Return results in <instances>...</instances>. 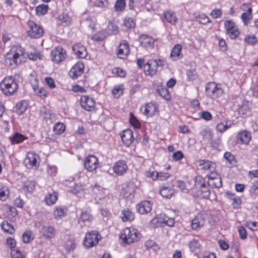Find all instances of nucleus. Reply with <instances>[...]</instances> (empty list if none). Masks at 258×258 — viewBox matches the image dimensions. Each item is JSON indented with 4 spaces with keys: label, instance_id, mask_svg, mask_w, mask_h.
Listing matches in <instances>:
<instances>
[{
    "label": "nucleus",
    "instance_id": "6e6552de",
    "mask_svg": "<svg viewBox=\"0 0 258 258\" xmlns=\"http://www.w3.org/2000/svg\"><path fill=\"white\" fill-rule=\"evenodd\" d=\"M27 24L30 29L27 32L29 37L32 38H37L42 36L43 30L40 26L36 24L33 21H28Z\"/></svg>",
    "mask_w": 258,
    "mask_h": 258
},
{
    "label": "nucleus",
    "instance_id": "2f4dec72",
    "mask_svg": "<svg viewBox=\"0 0 258 258\" xmlns=\"http://www.w3.org/2000/svg\"><path fill=\"white\" fill-rule=\"evenodd\" d=\"M57 200V194L53 192L48 194L45 198V202L46 205L51 206L55 203Z\"/></svg>",
    "mask_w": 258,
    "mask_h": 258
},
{
    "label": "nucleus",
    "instance_id": "f704fd0d",
    "mask_svg": "<svg viewBox=\"0 0 258 258\" xmlns=\"http://www.w3.org/2000/svg\"><path fill=\"white\" fill-rule=\"evenodd\" d=\"M1 228L5 232L10 234H14L15 231L14 227L6 221L2 222Z\"/></svg>",
    "mask_w": 258,
    "mask_h": 258
},
{
    "label": "nucleus",
    "instance_id": "c9c22d12",
    "mask_svg": "<svg viewBox=\"0 0 258 258\" xmlns=\"http://www.w3.org/2000/svg\"><path fill=\"white\" fill-rule=\"evenodd\" d=\"M252 8H249L247 10V12L242 13L241 16V18L245 25H247L248 22L252 19Z\"/></svg>",
    "mask_w": 258,
    "mask_h": 258
},
{
    "label": "nucleus",
    "instance_id": "de8ad7c7",
    "mask_svg": "<svg viewBox=\"0 0 258 258\" xmlns=\"http://www.w3.org/2000/svg\"><path fill=\"white\" fill-rule=\"evenodd\" d=\"M29 58L33 60H37V59H41L43 55L38 50H34V52L28 53Z\"/></svg>",
    "mask_w": 258,
    "mask_h": 258
},
{
    "label": "nucleus",
    "instance_id": "39448f33",
    "mask_svg": "<svg viewBox=\"0 0 258 258\" xmlns=\"http://www.w3.org/2000/svg\"><path fill=\"white\" fill-rule=\"evenodd\" d=\"M224 25L226 34L231 39H234L239 36L240 31L236 24L232 20L225 21Z\"/></svg>",
    "mask_w": 258,
    "mask_h": 258
},
{
    "label": "nucleus",
    "instance_id": "4d7b16f0",
    "mask_svg": "<svg viewBox=\"0 0 258 258\" xmlns=\"http://www.w3.org/2000/svg\"><path fill=\"white\" fill-rule=\"evenodd\" d=\"M197 21L200 24L204 25L207 24L209 22V19L208 17L206 16L205 14L199 15L196 18Z\"/></svg>",
    "mask_w": 258,
    "mask_h": 258
},
{
    "label": "nucleus",
    "instance_id": "f3484780",
    "mask_svg": "<svg viewBox=\"0 0 258 258\" xmlns=\"http://www.w3.org/2000/svg\"><path fill=\"white\" fill-rule=\"evenodd\" d=\"M95 101L93 98L87 96H83L81 98L82 107L87 111H91L95 107Z\"/></svg>",
    "mask_w": 258,
    "mask_h": 258
},
{
    "label": "nucleus",
    "instance_id": "b1692460",
    "mask_svg": "<svg viewBox=\"0 0 258 258\" xmlns=\"http://www.w3.org/2000/svg\"><path fill=\"white\" fill-rule=\"evenodd\" d=\"M67 213V209L63 207L57 206L53 210V217L55 219H60L64 217Z\"/></svg>",
    "mask_w": 258,
    "mask_h": 258
},
{
    "label": "nucleus",
    "instance_id": "412c9836",
    "mask_svg": "<svg viewBox=\"0 0 258 258\" xmlns=\"http://www.w3.org/2000/svg\"><path fill=\"white\" fill-rule=\"evenodd\" d=\"M73 50L76 56L79 58H84L87 55L85 47L80 43L74 45L73 47Z\"/></svg>",
    "mask_w": 258,
    "mask_h": 258
},
{
    "label": "nucleus",
    "instance_id": "3c124183",
    "mask_svg": "<svg viewBox=\"0 0 258 258\" xmlns=\"http://www.w3.org/2000/svg\"><path fill=\"white\" fill-rule=\"evenodd\" d=\"M125 0H117L115 4V9L117 11H122L124 10L125 7Z\"/></svg>",
    "mask_w": 258,
    "mask_h": 258
},
{
    "label": "nucleus",
    "instance_id": "bf43d9fd",
    "mask_svg": "<svg viewBox=\"0 0 258 258\" xmlns=\"http://www.w3.org/2000/svg\"><path fill=\"white\" fill-rule=\"evenodd\" d=\"M199 116L201 118L206 120H210L212 118V116L211 113L207 111H204L200 112L199 113Z\"/></svg>",
    "mask_w": 258,
    "mask_h": 258
},
{
    "label": "nucleus",
    "instance_id": "bb28decb",
    "mask_svg": "<svg viewBox=\"0 0 258 258\" xmlns=\"http://www.w3.org/2000/svg\"><path fill=\"white\" fill-rule=\"evenodd\" d=\"M160 194L166 199L170 198L174 194V190L171 187L166 186H163L160 190Z\"/></svg>",
    "mask_w": 258,
    "mask_h": 258
},
{
    "label": "nucleus",
    "instance_id": "0eeeda50",
    "mask_svg": "<svg viewBox=\"0 0 258 258\" xmlns=\"http://www.w3.org/2000/svg\"><path fill=\"white\" fill-rule=\"evenodd\" d=\"M100 238L101 236L97 231H91L86 234L84 244L87 248L91 247L98 243Z\"/></svg>",
    "mask_w": 258,
    "mask_h": 258
},
{
    "label": "nucleus",
    "instance_id": "423d86ee",
    "mask_svg": "<svg viewBox=\"0 0 258 258\" xmlns=\"http://www.w3.org/2000/svg\"><path fill=\"white\" fill-rule=\"evenodd\" d=\"M40 158L39 156L33 152H29L24 160L27 168L36 169L39 165Z\"/></svg>",
    "mask_w": 258,
    "mask_h": 258
},
{
    "label": "nucleus",
    "instance_id": "0e129e2a",
    "mask_svg": "<svg viewBox=\"0 0 258 258\" xmlns=\"http://www.w3.org/2000/svg\"><path fill=\"white\" fill-rule=\"evenodd\" d=\"M112 73L120 77H123L126 74L125 71L120 68H114L112 70Z\"/></svg>",
    "mask_w": 258,
    "mask_h": 258
},
{
    "label": "nucleus",
    "instance_id": "7ed1b4c3",
    "mask_svg": "<svg viewBox=\"0 0 258 258\" xmlns=\"http://www.w3.org/2000/svg\"><path fill=\"white\" fill-rule=\"evenodd\" d=\"M7 57L12 60L10 64H17L22 63L25 60V51L23 48L19 45L13 46L9 52L7 54Z\"/></svg>",
    "mask_w": 258,
    "mask_h": 258
},
{
    "label": "nucleus",
    "instance_id": "6e6d98bb",
    "mask_svg": "<svg viewBox=\"0 0 258 258\" xmlns=\"http://www.w3.org/2000/svg\"><path fill=\"white\" fill-rule=\"evenodd\" d=\"M189 246L192 251H194L197 249H199L200 248L201 244L200 243L199 240L194 239L190 241Z\"/></svg>",
    "mask_w": 258,
    "mask_h": 258
},
{
    "label": "nucleus",
    "instance_id": "f03ea898",
    "mask_svg": "<svg viewBox=\"0 0 258 258\" xmlns=\"http://www.w3.org/2000/svg\"><path fill=\"white\" fill-rule=\"evenodd\" d=\"M140 237L141 234L138 230L132 227L124 228L120 235V239L123 245L137 242Z\"/></svg>",
    "mask_w": 258,
    "mask_h": 258
},
{
    "label": "nucleus",
    "instance_id": "774afa93",
    "mask_svg": "<svg viewBox=\"0 0 258 258\" xmlns=\"http://www.w3.org/2000/svg\"><path fill=\"white\" fill-rule=\"evenodd\" d=\"M245 41L247 44L254 45L257 42V39L254 36H247L245 38Z\"/></svg>",
    "mask_w": 258,
    "mask_h": 258
},
{
    "label": "nucleus",
    "instance_id": "ea45409f",
    "mask_svg": "<svg viewBox=\"0 0 258 258\" xmlns=\"http://www.w3.org/2000/svg\"><path fill=\"white\" fill-rule=\"evenodd\" d=\"M145 246L148 249H152L154 251H158L160 247L159 245L154 241L148 240L145 243Z\"/></svg>",
    "mask_w": 258,
    "mask_h": 258
},
{
    "label": "nucleus",
    "instance_id": "ddd939ff",
    "mask_svg": "<svg viewBox=\"0 0 258 258\" xmlns=\"http://www.w3.org/2000/svg\"><path fill=\"white\" fill-rule=\"evenodd\" d=\"M157 62L154 59L149 60L143 66L144 70L146 75L153 76L157 71Z\"/></svg>",
    "mask_w": 258,
    "mask_h": 258
},
{
    "label": "nucleus",
    "instance_id": "9b49d317",
    "mask_svg": "<svg viewBox=\"0 0 258 258\" xmlns=\"http://www.w3.org/2000/svg\"><path fill=\"white\" fill-rule=\"evenodd\" d=\"M99 162L97 158L94 155L88 156L85 160L84 166L90 172L95 170L98 167Z\"/></svg>",
    "mask_w": 258,
    "mask_h": 258
},
{
    "label": "nucleus",
    "instance_id": "58836bf2",
    "mask_svg": "<svg viewBox=\"0 0 258 258\" xmlns=\"http://www.w3.org/2000/svg\"><path fill=\"white\" fill-rule=\"evenodd\" d=\"M227 197L232 201V205L234 207L239 205L240 203V199L238 197L236 196L235 194H232L229 191L226 192Z\"/></svg>",
    "mask_w": 258,
    "mask_h": 258
},
{
    "label": "nucleus",
    "instance_id": "c756f323",
    "mask_svg": "<svg viewBox=\"0 0 258 258\" xmlns=\"http://www.w3.org/2000/svg\"><path fill=\"white\" fill-rule=\"evenodd\" d=\"M121 214V219L123 222L132 221L135 219L134 213L128 209L123 210Z\"/></svg>",
    "mask_w": 258,
    "mask_h": 258
},
{
    "label": "nucleus",
    "instance_id": "a211bd4d",
    "mask_svg": "<svg viewBox=\"0 0 258 258\" xmlns=\"http://www.w3.org/2000/svg\"><path fill=\"white\" fill-rule=\"evenodd\" d=\"M152 208V204L148 201H143L137 206V210L141 214H146L150 213Z\"/></svg>",
    "mask_w": 258,
    "mask_h": 258
},
{
    "label": "nucleus",
    "instance_id": "a878e982",
    "mask_svg": "<svg viewBox=\"0 0 258 258\" xmlns=\"http://www.w3.org/2000/svg\"><path fill=\"white\" fill-rule=\"evenodd\" d=\"M157 109V107L155 103H148L145 107L144 114L148 116H153L156 112Z\"/></svg>",
    "mask_w": 258,
    "mask_h": 258
},
{
    "label": "nucleus",
    "instance_id": "393cba45",
    "mask_svg": "<svg viewBox=\"0 0 258 258\" xmlns=\"http://www.w3.org/2000/svg\"><path fill=\"white\" fill-rule=\"evenodd\" d=\"M250 133L246 131L240 132L237 135V141L241 144L248 143L250 139Z\"/></svg>",
    "mask_w": 258,
    "mask_h": 258
},
{
    "label": "nucleus",
    "instance_id": "1a4fd4ad",
    "mask_svg": "<svg viewBox=\"0 0 258 258\" xmlns=\"http://www.w3.org/2000/svg\"><path fill=\"white\" fill-rule=\"evenodd\" d=\"M195 186L200 190L197 194L198 196H201L203 198H207L210 195V190L207 186L203 179L201 177H197L195 180Z\"/></svg>",
    "mask_w": 258,
    "mask_h": 258
},
{
    "label": "nucleus",
    "instance_id": "603ef678",
    "mask_svg": "<svg viewBox=\"0 0 258 258\" xmlns=\"http://www.w3.org/2000/svg\"><path fill=\"white\" fill-rule=\"evenodd\" d=\"M224 157L230 165H234L236 163L235 156L230 153H225L224 155Z\"/></svg>",
    "mask_w": 258,
    "mask_h": 258
},
{
    "label": "nucleus",
    "instance_id": "8fccbe9b",
    "mask_svg": "<svg viewBox=\"0 0 258 258\" xmlns=\"http://www.w3.org/2000/svg\"><path fill=\"white\" fill-rule=\"evenodd\" d=\"M201 165L203 166V169L206 170H212L215 168V164L210 161H203Z\"/></svg>",
    "mask_w": 258,
    "mask_h": 258
},
{
    "label": "nucleus",
    "instance_id": "79ce46f5",
    "mask_svg": "<svg viewBox=\"0 0 258 258\" xmlns=\"http://www.w3.org/2000/svg\"><path fill=\"white\" fill-rule=\"evenodd\" d=\"M123 85H118L114 87L112 91V93L115 97L118 98L123 94Z\"/></svg>",
    "mask_w": 258,
    "mask_h": 258
},
{
    "label": "nucleus",
    "instance_id": "864d4df0",
    "mask_svg": "<svg viewBox=\"0 0 258 258\" xmlns=\"http://www.w3.org/2000/svg\"><path fill=\"white\" fill-rule=\"evenodd\" d=\"M123 25L127 29L133 28L135 27V23L132 18H124Z\"/></svg>",
    "mask_w": 258,
    "mask_h": 258
},
{
    "label": "nucleus",
    "instance_id": "e433bc0d",
    "mask_svg": "<svg viewBox=\"0 0 258 258\" xmlns=\"http://www.w3.org/2000/svg\"><path fill=\"white\" fill-rule=\"evenodd\" d=\"M28 103L25 101H22L16 105L17 112L19 114L23 113L27 109Z\"/></svg>",
    "mask_w": 258,
    "mask_h": 258
},
{
    "label": "nucleus",
    "instance_id": "f257e3e1",
    "mask_svg": "<svg viewBox=\"0 0 258 258\" xmlns=\"http://www.w3.org/2000/svg\"><path fill=\"white\" fill-rule=\"evenodd\" d=\"M18 83L12 76L5 77L0 83V88L2 93L6 96H11L18 89Z\"/></svg>",
    "mask_w": 258,
    "mask_h": 258
},
{
    "label": "nucleus",
    "instance_id": "e2e57ef3",
    "mask_svg": "<svg viewBox=\"0 0 258 258\" xmlns=\"http://www.w3.org/2000/svg\"><path fill=\"white\" fill-rule=\"evenodd\" d=\"M238 111L240 113L244 114L249 111V107L247 103L243 102L241 105L239 106Z\"/></svg>",
    "mask_w": 258,
    "mask_h": 258
},
{
    "label": "nucleus",
    "instance_id": "a19ab883",
    "mask_svg": "<svg viewBox=\"0 0 258 258\" xmlns=\"http://www.w3.org/2000/svg\"><path fill=\"white\" fill-rule=\"evenodd\" d=\"M33 89L36 94L42 99H45L48 96L47 91L43 88H39L37 87H33Z\"/></svg>",
    "mask_w": 258,
    "mask_h": 258
},
{
    "label": "nucleus",
    "instance_id": "7c9ffc66",
    "mask_svg": "<svg viewBox=\"0 0 258 258\" xmlns=\"http://www.w3.org/2000/svg\"><path fill=\"white\" fill-rule=\"evenodd\" d=\"M92 220V216L87 212H83L79 219V223L80 224L83 225V224L85 225L88 223H89Z\"/></svg>",
    "mask_w": 258,
    "mask_h": 258
},
{
    "label": "nucleus",
    "instance_id": "09e8293b",
    "mask_svg": "<svg viewBox=\"0 0 258 258\" xmlns=\"http://www.w3.org/2000/svg\"><path fill=\"white\" fill-rule=\"evenodd\" d=\"M53 130L55 134L60 135L63 133L65 130V125L63 123L58 122L55 124L53 127Z\"/></svg>",
    "mask_w": 258,
    "mask_h": 258
},
{
    "label": "nucleus",
    "instance_id": "a18cd8bd",
    "mask_svg": "<svg viewBox=\"0 0 258 258\" xmlns=\"http://www.w3.org/2000/svg\"><path fill=\"white\" fill-rule=\"evenodd\" d=\"M59 19L61 24L64 26H68L71 24L72 19L71 17L66 14H62L59 16Z\"/></svg>",
    "mask_w": 258,
    "mask_h": 258
},
{
    "label": "nucleus",
    "instance_id": "49530a36",
    "mask_svg": "<svg viewBox=\"0 0 258 258\" xmlns=\"http://www.w3.org/2000/svg\"><path fill=\"white\" fill-rule=\"evenodd\" d=\"M34 239L32 232L26 231L22 235V240L24 243H28L30 242Z\"/></svg>",
    "mask_w": 258,
    "mask_h": 258
},
{
    "label": "nucleus",
    "instance_id": "9d476101",
    "mask_svg": "<svg viewBox=\"0 0 258 258\" xmlns=\"http://www.w3.org/2000/svg\"><path fill=\"white\" fill-rule=\"evenodd\" d=\"M51 56L54 62L58 63L66 58V51L62 47L57 46L51 51Z\"/></svg>",
    "mask_w": 258,
    "mask_h": 258
},
{
    "label": "nucleus",
    "instance_id": "13d9d810",
    "mask_svg": "<svg viewBox=\"0 0 258 258\" xmlns=\"http://www.w3.org/2000/svg\"><path fill=\"white\" fill-rule=\"evenodd\" d=\"M130 122L132 126L135 128H139L140 127V123L138 119L134 116L133 113L130 114Z\"/></svg>",
    "mask_w": 258,
    "mask_h": 258
},
{
    "label": "nucleus",
    "instance_id": "c03bdc74",
    "mask_svg": "<svg viewBox=\"0 0 258 258\" xmlns=\"http://www.w3.org/2000/svg\"><path fill=\"white\" fill-rule=\"evenodd\" d=\"M48 7L46 5L42 4L36 8V14L38 15L42 16L47 13Z\"/></svg>",
    "mask_w": 258,
    "mask_h": 258
},
{
    "label": "nucleus",
    "instance_id": "052dcab7",
    "mask_svg": "<svg viewBox=\"0 0 258 258\" xmlns=\"http://www.w3.org/2000/svg\"><path fill=\"white\" fill-rule=\"evenodd\" d=\"M11 254L12 258H25L24 255L18 249H12Z\"/></svg>",
    "mask_w": 258,
    "mask_h": 258
},
{
    "label": "nucleus",
    "instance_id": "5701e85b",
    "mask_svg": "<svg viewBox=\"0 0 258 258\" xmlns=\"http://www.w3.org/2000/svg\"><path fill=\"white\" fill-rule=\"evenodd\" d=\"M182 46L180 44L175 45L171 50L170 57L173 60H177L181 58L183 55L181 53Z\"/></svg>",
    "mask_w": 258,
    "mask_h": 258
},
{
    "label": "nucleus",
    "instance_id": "338daca9",
    "mask_svg": "<svg viewBox=\"0 0 258 258\" xmlns=\"http://www.w3.org/2000/svg\"><path fill=\"white\" fill-rule=\"evenodd\" d=\"M83 189L84 188L81 184H77L75 185L74 189L72 190V192L73 194L79 196L80 194L83 192Z\"/></svg>",
    "mask_w": 258,
    "mask_h": 258
},
{
    "label": "nucleus",
    "instance_id": "6ab92c4d",
    "mask_svg": "<svg viewBox=\"0 0 258 258\" xmlns=\"http://www.w3.org/2000/svg\"><path fill=\"white\" fill-rule=\"evenodd\" d=\"M129 53V45L125 40L122 41L119 44L117 49V56L120 58L124 59Z\"/></svg>",
    "mask_w": 258,
    "mask_h": 258
},
{
    "label": "nucleus",
    "instance_id": "4468645a",
    "mask_svg": "<svg viewBox=\"0 0 258 258\" xmlns=\"http://www.w3.org/2000/svg\"><path fill=\"white\" fill-rule=\"evenodd\" d=\"M84 69V64L81 62H78L70 71L69 75L73 79H76L83 74Z\"/></svg>",
    "mask_w": 258,
    "mask_h": 258
},
{
    "label": "nucleus",
    "instance_id": "f8f14e48",
    "mask_svg": "<svg viewBox=\"0 0 258 258\" xmlns=\"http://www.w3.org/2000/svg\"><path fill=\"white\" fill-rule=\"evenodd\" d=\"M40 232L44 238L49 239L53 238L56 233V230L55 228L50 225L42 226Z\"/></svg>",
    "mask_w": 258,
    "mask_h": 258
},
{
    "label": "nucleus",
    "instance_id": "69168bd1",
    "mask_svg": "<svg viewBox=\"0 0 258 258\" xmlns=\"http://www.w3.org/2000/svg\"><path fill=\"white\" fill-rule=\"evenodd\" d=\"M145 175L147 177L151 178L154 180L158 179V172L156 171H146Z\"/></svg>",
    "mask_w": 258,
    "mask_h": 258
},
{
    "label": "nucleus",
    "instance_id": "c85d7f7f",
    "mask_svg": "<svg viewBox=\"0 0 258 258\" xmlns=\"http://www.w3.org/2000/svg\"><path fill=\"white\" fill-rule=\"evenodd\" d=\"M164 17L168 22L172 25H175L177 21V18L175 14L171 11H165L164 13Z\"/></svg>",
    "mask_w": 258,
    "mask_h": 258
},
{
    "label": "nucleus",
    "instance_id": "dca6fc26",
    "mask_svg": "<svg viewBox=\"0 0 258 258\" xmlns=\"http://www.w3.org/2000/svg\"><path fill=\"white\" fill-rule=\"evenodd\" d=\"M205 219L202 214L196 215L192 220L191 223V227L194 230H199L205 224Z\"/></svg>",
    "mask_w": 258,
    "mask_h": 258
},
{
    "label": "nucleus",
    "instance_id": "72a5a7b5",
    "mask_svg": "<svg viewBox=\"0 0 258 258\" xmlns=\"http://www.w3.org/2000/svg\"><path fill=\"white\" fill-rule=\"evenodd\" d=\"M9 190L8 187L2 183H0V200L5 201L9 196Z\"/></svg>",
    "mask_w": 258,
    "mask_h": 258
},
{
    "label": "nucleus",
    "instance_id": "4c0bfd02",
    "mask_svg": "<svg viewBox=\"0 0 258 258\" xmlns=\"http://www.w3.org/2000/svg\"><path fill=\"white\" fill-rule=\"evenodd\" d=\"M208 182L209 185L213 188H220L222 184L221 177H218L214 180H209Z\"/></svg>",
    "mask_w": 258,
    "mask_h": 258
},
{
    "label": "nucleus",
    "instance_id": "473e14b6",
    "mask_svg": "<svg viewBox=\"0 0 258 258\" xmlns=\"http://www.w3.org/2000/svg\"><path fill=\"white\" fill-rule=\"evenodd\" d=\"M200 135L204 140L210 141L213 138V133L208 127H204L200 132Z\"/></svg>",
    "mask_w": 258,
    "mask_h": 258
},
{
    "label": "nucleus",
    "instance_id": "cd10ccee",
    "mask_svg": "<svg viewBox=\"0 0 258 258\" xmlns=\"http://www.w3.org/2000/svg\"><path fill=\"white\" fill-rule=\"evenodd\" d=\"M27 139V137L18 133L9 137V140L12 145L21 143Z\"/></svg>",
    "mask_w": 258,
    "mask_h": 258
},
{
    "label": "nucleus",
    "instance_id": "37998d69",
    "mask_svg": "<svg viewBox=\"0 0 258 258\" xmlns=\"http://www.w3.org/2000/svg\"><path fill=\"white\" fill-rule=\"evenodd\" d=\"M157 91L158 94L166 100H169L170 99V95L168 89L161 87L158 88Z\"/></svg>",
    "mask_w": 258,
    "mask_h": 258
},
{
    "label": "nucleus",
    "instance_id": "20e7f679",
    "mask_svg": "<svg viewBox=\"0 0 258 258\" xmlns=\"http://www.w3.org/2000/svg\"><path fill=\"white\" fill-rule=\"evenodd\" d=\"M206 93L212 98L215 99L221 96L224 93V90L221 85L211 82L207 85Z\"/></svg>",
    "mask_w": 258,
    "mask_h": 258
},
{
    "label": "nucleus",
    "instance_id": "4be33fe9",
    "mask_svg": "<svg viewBox=\"0 0 258 258\" xmlns=\"http://www.w3.org/2000/svg\"><path fill=\"white\" fill-rule=\"evenodd\" d=\"M139 41L141 45L146 48L153 46L154 43V39L146 35H142L139 38Z\"/></svg>",
    "mask_w": 258,
    "mask_h": 258
},
{
    "label": "nucleus",
    "instance_id": "2eb2a0df",
    "mask_svg": "<svg viewBox=\"0 0 258 258\" xmlns=\"http://www.w3.org/2000/svg\"><path fill=\"white\" fill-rule=\"evenodd\" d=\"M127 168L126 162L123 160H119L113 167L114 173L118 175H123L126 172Z\"/></svg>",
    "mask_w": 258,
    "mask_h": 258
},
{
    "label": "nucleus",
    "instance_id": "5fc2aeb1",
    "mask_svg": "<svg viewBox=\"0 0 258 258\" xmlns=\"http://www.w3.org/2000/svg\"><path fill=\"white\" fill-rule=\"evenodd\" d=\"M24 189L29 192H32L35 188V183L33 181H27L24 184Z\"/></svg>",
    "mask_w": 258,
    "mask_h": 258
},
{
    "label": "nucleus",
    "instance_id": "aec40b11",
    "mask_svg": "<svg viewBox=\"0 0 258 258\" xmlns=\"http://www.w3.org/2000/svg\"><path fill=\"white\" fill-rule=\"evenodd\" d=\"M123 143L128 147L134 141V138L133 132L129 129L125 130L120 134Z\"/></svg>",
    "mask_w": 258,
    "mask_h": 258
},
{
    "label": "nucleus",
    "instance_id": "680f3d73",
    "mask_svg": "<svg viewBox=\"0 0 258 258\" xmlns=\"http://www.w3.org/2000/svg\"><path fill=\"white\" fill-rule=\"evenodd\" d=\"M6 244L9 248L11 249V250L12 249H16L15 246L16 245V242L14 238L11 237L7 238Z\"/></svg>",
    "mask_w": 258,
    "mask_h": 258
}]
</instances>
